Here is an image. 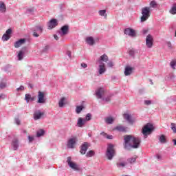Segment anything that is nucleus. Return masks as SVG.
I'll return each mask as SVG.
<instances>
[{"instance_id":"nucleus-1","label":"nucleus","mask_w":176,"mask_h":176,"mask_svg":"<svg viewBox=\"0 0 176 176\" xmlns=\"http://www.w3.org/2000/svg\"><path fill=\"white\" fill-rule=\"evenodd\" d=\"M141 144V139L135 138L130 135L124 136V148L126 151L130 149H137L140 148Z\"/></svg>"},{"instance_id":"nucleus-2","label":"nucleus","mask_w":176,"mask_h":176,"mask_svg":"<svg viewBox=\"0 0 176 176\" xmlns=\"http://www.w3.org/2000/svg\"><path fill=\"white\" fill-rule=\"evenodd\" d=\"M108 56L105 54L97 59L96 64L98 65V72L99 75H102L107 72V67H105V63H108Z\"/></svg>"},{"instance_id":"nucleus-3","label":"nucleus","mask_w":176,"mask_h":176,"mask_svg":"<svg viewBox=\"0 0 176 176\" xmlns=\"http://www.w3.org/2000/svg\"><path fill=\"white\" fill-rule=\"evenodd\" d=\"M142 16L140 18V21L144 23V21H146L148 19H149L151 16V8L144 7L142 9Z\"/></svg>"},{"instance_id":"nucleus-4","label":"nucleus","mask_w":176,"mask_h":176,"mask_svg":"<svg viewBox=\"0 0 176 176\" xmlns=\"http://www.w3.org/2000/svg\"><path fill=\"white\" fill-rule=\"evenodd\" d=\"M152 131H153V125L148 123L143 127L142 133L144 138H148V135L151 134Z\"/></svg>"},{"instance_id":"nucleus-5","label":"nucleus","mask_w":176,"mask_h":176,"mask_svg":"<svg viewBox=\"0 0 176 176\" xmlns=\"http://www.w3.org/2000/svg\"><path fill=\"white\" fill-rule=\"evenodd\" d=\"M113 144H109L106 152V156L109 160H112L115 156V149Z\"/></svg>"},{"instance_id":"nucleus-6","label":"nucleus","mask_w":176,"mask_h":176,"mask_svg":"<svg viewBox=\"0 0 176 176\" xmlns=\"http://www.w3.org/2000/svg\"><path fill=\"white\" fill-rule=\"evenodd\" d=\"M67 163L69 167H70V168H72V170H74V171H79V170H80V168H79V165L72 162V158H71V157H67Z\"/></svg>"},{"instance_id":"nucleus-7","label":"nucleus","mask_w":176,"mask_h":176,"mask_svg":"<svg viewBox=\"0 0 176 176\" xmlns=\"http://www.w3.org/2000/svg\"><path fill=\"white\" fill-rule=\"evenodd\" d=\"M78 141V139L76 137L70 138L67 144V146L69 149H74L75 148V145H76V142Z\"/></svg>"},{"instance_id":"nucleus-8","label":"nucleus","mask_w":176,"mask_h":176,"mask_svg":"<svg viewBox=\"0 0 176 176\" xmlns=\"http://www.w3.org/2000/svg\"><path fill=\"white\" fill-rule=\"evenodd\" d=\"M146 46L148 49L153 47V36L152 34H148L146 37Z\"/></svg>"},{"instance_id":"nucleus-9","label":"nucleus","mask_w":176,"mask_h":176,"mask_svg":"<svg viewBox=\"0 0 176 176\" xmlns=\"http://www.w3.org/2000/svg\"><path fill=\"white\" fill-rule=\"evenodd\" d=\"M124 34H125V35H128V36H131V38H135V36H137V33H135V30L130 28H126L124 30Z\"/></svg>"},{"instance_id":"nucleus-10","label":"nucleus","mask_w":176,"mask_h":176,"mask_svg":"<svg viewBox=\"0 0 176 176\" xmlns=\"http://www.w3.org/2000/svg\"><path fill=\"white\" fill-rule=\"evenodd\" d=\"M68 30H69V28L68 25H65L63 26L59 31H58V34L60 36H65V35L68 34Z\"/></svg>"},{"instance_id":"nucleus-11","label":"nucleus","mask_w":176,"mask_h":176,"mask_svg":"<svg viewBox=\"0 0 176 176\" xmlns=\"http://www.w3.org/2000/svg\"><path fill=\"white\" fill-rule=\"evenodd\" d=\"M57 25H58V22L57 21V19H51L47 23L48 30H53V28H55V27H57Z\"/></svg>"},{"instance_id":"nucleus-12","label":"nucleus","mask_w":176,"mask_h":176,"mask_svg":"<svg viewBox=\"0 0 176 176\" xmlns=\"http://www.w3.org/2000/svg\"><path fill=\"white\" fill-rule=\"evenodd\" d=\"M43 31V26H36L33 32V36L38 38L39 36V34H42Z\"/></svg>"},{"instance_id":"nucleus-13","label":"nucleus","mask_w":176,"mask_h":176,"mask_svg":"<svg viewBox=\"0 0 176 176\" xmlns=\"http://www.w3.org/2000/svg\"><path fill=\"white\" fill-rule=\"evenodd\" d=\"M37 102L38 104H45V102H46V99H45V93L38 91Z\"/></svg>"},{"instance_id":"nucleus-14","label":"nucleus","mask_w":176,"mask_h":176,"mask_svg":"<svg viewBox=\"0 0 176 176\" xmlns=\"http://www.w3.org/2000/svg\"><path fill=\"white\" fill-rule=\"evenodd\" d=\"M43 115H45L44 112L41 111V110H36L34 113V120H39V119H41Z\"/></svg>"},{"instance_id":"nucleus-15","label":"nucleus","mask_w":176,"mask_h":176,"mask_svg":"<svg viewBox=\"0 0 176 176\" xmlns=\"http://www.w3.org/2000/svg\"><path fill=\"white\" fill-rule=\"evenodd\" d=\"M105 89L104 88H99L96 91V96L97 98L101 99L102 98V96H104V93Z\"/></svg>"},{"instance_id":"nucleus-16","label":"nucleus","mask_w":176,"mask_h":176,"mask_svg":"<svg viewBox=\"0 0 176 176\" xmlns=\"http://www.w3.org/2000/svg\"><path fill=\"white\" fill-rule=\"evenodd\" d=\"M133 69L134 68L130 66H126L124 72L125 76H130L133 74Z\"/></svg>"},{"instance_id":"nucleus-17","label":"nucleus","mask_w":176,"mask_h":176,"mask_svg":"<svg viewBox=\"0 0 176 176\" xmlns=\"http://www.w3.org/2000/svg\"><path fill=\"white\" fill-rule=\"evenodd\" d=\"M123 118L124 119H125V120H127L130 124H133L134 120L133 119V117L131 116V114L124 113L123 115Z\"/></svg>"},{"instance_id":"nucleus-18","label":"nucleus","mask_w":176,"mask_h":176,"mask_svg":"<svg viewBox=\"0 0 176 176\" xmlns=\"http://www.w3.org/2000/svg\"><path fill=\"white\" fill-rule=\"evenodd\" d=\"M89 148V143L85 142L82 146H81V149H80V153L81 155H85L86 152H87V149Z\"/></svg>"},{"instance_id":"nucleus-19","label":"nucleus","mask_w":176,"mask_h":176,"mask_svg":"<svg viewBox=\"0 0 176 176\" xmlns=\"http://www.w3.org/2000/svg\"><path fill=\"white\" fill-rule=\"evenodd\" d=\"M25 43V38H21L20 40H19L18 41H16L14 43V47H16V49H19V47H20V46H21L22 45H24Z\"/></svg>"},{"instance_id":"nucleus-20","label":"nucleus","mask_w":176,"mask_h":176,"mask_svg":"<svg viewBox=\"0 0 176 176\" xmlns=\"http://www.w3.org/2000/svg\"><path fill=\"white\" fill-rule=\"evenodd\" d=\"M85 124H86V121H85V118H82L80 117L78 118V121H77L78 127H83V126H85Z\"/></svg>"},{"instance_id":"nucleus-21","label":"nucleus","mask_w":176,"mask_h":176,"mask_svg":"<svg viewBox=\"0 0 176 176\" xmlns=\"http://www.w3.org/2000/svg\"><path fill=\"white\" fill-rule=\"evenodd\" d=\"M12 146L14 151H17L19 149V140L17 138H14L12 142Z\"/></svg>"},{"instance_id":"nucleus-22","label":"nucleus","mask_w":176,"mask_h":176,"mask_svg":"<svg viewBox=\"0 0 176 176\" xmlns=\"http://www.w3.org/2000/svg\"><path fill=\"white\" fill-rule=\"evenodd\" d=\"M6 5L3 1H0V13H6Z\"/></svg>"},{"instance_id":"nucleus-23","label":"nucleus","mask_w":176,"mask_h":176,"mask_svg":"<svg viewBox=\"0 0 176 176\" xmlns=\"http://www.w3.org/2000/svg\"><path fill=\"white\" fill-rule=\"evenodd\" d=\"M86 42L90 46H93V45H94V43H96V41H94V38L91 36L87 37Z\"/></svg>"},{"instance_id":"nucleus-24","label":"nucleus","mask_w":176,"mask_h":176,"mask_svg":"<svg viewBox=\"0 0 176 176\" xmlns=\"http://www.w3.org/2000/svg\"><path fill=\"white\" fill-rule=\"evenodd\" d=\"M25 100H26L27 104L30 102V101H34L35 100V98L31 96V94H26L25 95Z\"/></svg>"},{"instance_id":"nucleus-25","label":"nucleus","mask_w":176,"mask_h":176,"mask_svg":"<svg viewBox=\"0 0 176 176\" xmlns=\"http://www.w3.org/2000/svg\"><path fill=\"white\" fill-rule=\"evenodd\" d=\"M105 122L107 123V124H112V123H113V122H115V118H113V117H107L104 119Z\"/></svg>"},{"instance_id":"nucleus-26","label":"nucleus","mask_w":176,"mask_h":176,"mask_svg":"<svg viewBox=\"0 0 176 176\" xmlns=\"http://www.w3.org/2000/svg\"><path fill=\"white\" fill-rule=\"evenodd\" d=\"M25 54V52L23 50H20L18 53V55H17V58H18V60L19 61H21V60H23V58H24V55Z\"/></svg>"},{"instance_id":"nucleus-27","label":"nucleus","mask_w":176,"mask_h":176,"mask_svg":"<svg viewBox=\"0 0 176 176\" xmlns=\"http://www.w3.org/2000/svg\"><path fill=\"white\" fill-rule=\"evenodd\" d=\"M65 98L63 97L60 99L58 102V107L59 108H63L64 105H65Z\"/></svg>"},{"instance_id":"nucleus-28","label":"nucleus","mask_w":176,"mask_h":176,"mask_svg":"<svg viewBox=\"0 0 176 176\" xmlns=\"http://www.w3.org/2000/svg\"><path fill=\"white\" fill-rule=\"evenodd\" d=\"M83 109H85V106H83V105L76 106V113L79 115V113H80L83 111Z\"/></svg>"},{"instance_id":"nucleus-29","label":"nucleus","mask_w":176,"mask_h":176,"mask_svg":"<svg viewBox=\"0 0 176 176\" xmlns=\"http://www.w3.org/2000/svg\"><path fill=\"white\" fill-rule=\"evenodd\" d=\"M99 16H102L104 17V19H107V16H108L107 14V10H101L98 11Z\"/></svg>"},{"instance_id":"nucleus-30","label":"nucleus","mask_w":176,"mask_h":176,"mask_svg":"<svg viewBox=\"0 0 176 176\" xmlns=\"http://www.w3.org/2000/svg\"><path fill=\"white\" fill-rule=\"evenodd\" d=\"M159 141L161 144H166V142H167V140L166 139V136L164 135H161L159 137Z\"/></svg>"},{"instance_id":"nucleus-31","label":"nucleus","mask_w":176,"mask_h":176,"mask_svg":"<svg viewBox=\"0 0 176 176\" xmlns=\"http://www.w3.org/2000/svg\"><path fill=\"white\" fill-rule=\"evenodd\" d=\"M170 14H176V3H173L170 10Z\"/></svg>"},{"instance_id":"nucleus-32","label":"nucleus","mask_w":176,"mask_h":176,"mask_svg":"<svg viewBox=\"0 0 176 176\" xmlns=\"http://www.w3.org/2000/svg\"><path fill=\"white\" fill-rule=\"evenodd\" d=\"M43 135H45V130L43 129H40L38 131H37L36 133V137H43Z\"/></svg>"},{"instance_id":"nucleus-33","label":"nucleus","mask_w":176,"mask_h":176,"mask_svg":"<svg viewBox=\"0 0 176 176\" xmlns=\"http://www.w3.org/2000/svg\"><path fill=\"white\" fill-rule=\"evenodd\" d=\"M170 68L172 69H175V66H176V59H173L170 61Z\"/></svg>"},{"instance_id":"nucleus-34","label":"nucleus","mask_w":176,"mask_h":176,"mask_svg":"<svg viewBox=\"0 0 176 176\" xmlns=\"http://www.w3.org/2000/svg\"><path fill=\"white\" fill-rule=\"evenodd\" d=\"M116 130H118V131H126V127L122 126V125H120V126H117L116 127Z\"/></svg>"},{"instance_id":"nucleus-35","label":"nucleus","mask_w":176,"mask_h":176,"mask_svg":"<svg viewBox=\"0 0 176 176\" xmlns=\"http://www.w3.org/2000/svg\"><path fill=\"white\" fill-rule=\"evenodd\" d=\"M9 39H10V36L6 34V33H5L2 36V41H3V42H5L6 41H9Z\"/></svg>"},{"instance_id":"nucleus-36","label":"nucleus","mask_w":176,"mask_h":176,"mask_svg":"<svg viewBox=\"0 0 176 176\" xmlns=\"http://www.w3.org/2000/svg\"><path fill=\"white\" fill-rule=\"evenodd\" d=\"M136 160H137V157H132L128 159V162L131 164H132V163H135Z\"/></svg>"},{"instance_id":"nucleus-37","label":"nucleus","mask_w":176,"mask_h":176,"mask_svg":"<svg viewBox=\"0 0 176 176\" xmlns=\"http://www.w3.org/2000/svg\"><path fill=\"white\" fill-rule=\"evenodd\" d=\"M126 164H127L126 162H118L117 167H118V168H120V167L123 168L126 166Z\"/></svg>"},{"instance_id":"nucleus-38","label":"nucleus","mask_w":176,"mask_h":176,"mask_svg":"<svg viewBox=\"0 0 176 176\" xmlns=\"http://www.w3.org/2000/svg\"><path fill=\"white\" fill-rule=\"evenodd\" d=\"M84 120H85V122H89V120H91V114L87 113L86 115L85 118H84Z\"/></svg>"},{"instance_id":"nucleus-39","label":"nucleus","mask_w":176,"mask_h":176,"mask_svg":"<svg viewBox=\"0 0 176 176\" xmlns=\"http://www.w3.org/2000/svg\"><path fill=\"white\" fill-rule=\"evenodd\" d=\"M91 156H94V151H89V152L87 153L86 154L87 157H91Z\"/></svg>"},{"instance_id":"nucleus-40","label":"nucleus","mask_w":176,"mask_h":176,"mask_svg":"<svg viewBox=\"0 0 176 176\" xmlns=\"http://www.w3.org/2000/svg\"><path fill=\"white\" fill-rule=\"evenodd\" d=\"M170 129L173 131V133H176V124L175 123H171L170 124Z\"/></svg>"},{"instance_id":"nucleus-41","label":"nucleus","mask_w":176,"mask_h":176,"mask_svg":"<svg viewBox=\"0 0 176 176\" xmlns=\"http://www.w3.org/2000/svg\"><path fill=\"white\" fill-rule=\"evenodd\" d=\"M5 87H6V82H0V90L5 89Z\"/></svg>"},{"instance_id":"nucleus-42","label":"nucleus","mask_w":176,"mask_h":176,"mask_svg":"<svg viewBox=\"0 0 176 176\" xmlns=\"http://www.w3.org/2000/svg\"><path fill=\"white\" fill-rule=\"evenodd\" d=\"M168 79L169 80H173L174 79H175V75H174V74H170L168 76Z\"/></svg>"},{"instance_id":"nucleus-43","label":"nucleus","mask_w":176,"mask_h":176,"mask_svg":"<svg viewBox=\"0 0 176 176\" xmlns=\"http://www.w3.org/2000/svg\"><path fill=\"white\" fill-rule=\"evenodd\" d=\"M150 5L151 6V8H156V1H152L151 3H150Z\"/></svg>"},{"instance_id":"nucleus-44","label":"nucleus","mask_w":176,"mask_h":176,"mask_svg":"<svg viewBox=\"0 0 176 176\" xmlns=\"http://www.w3.org/2000/svg\"><path fill=\"white\" fill-rule=\"evenodd\" d=\"M11 34H12V29H8L6 30V35H8L10 36Z\"/></svg>"},{"instance_id":"nucleus-45","label":"nucleus","mask_w":176,"mask_h":176,"mask_svg":"<svg viewBox=\"0 0 176 176\" xmlns=\"http://www.w3.org/2000/svg\"><path fill=\"white\" fill-rule=\"evenodd\" d=\"M107 67H109V68H112V67H113V62L112 61L108 62Z\"/></svg>"},{"instance_id":"nucleus-46","label":"nucleus","mask_w":176,"mask_h":176,"mask_svg":"<svg viewBox=\"0 0 176 176\" xmlns=\"http://www.w3.org/2000/svg\"><path fill=\"white\" fill-rule=\"evenodd\" d=\"M23 90H24V86H23V85L20 86V87L16 89L17 91H23Z\"/></svg>"},{"instance_id":"nucleus-47","label":"nucleus","mask_w":176,"mask_h":176,"mask_svg":"<svg viewBox=\"0 0 176 176\" xmlns=\"http://www.w3.org/2000/svg\"><path fill=\"white\" fill-rule=\"evenodd\" d=\"M144 104H145V105H151V104H152V101L151 100H144Z\"/></svg>"},{"instance_id":"nucleus-48","label":"nucleus","mask_w":176,"mask_h":176,"mask_svg":"<svg viewBox=\"0 0 176 176\" xmlns=\"http://www.w3.org/2000/svg\"><path fill=\"white\" fill-rule=\"evenodd\" d=\"M149 30L148 29H143L142 30V34L145 35L146 34H148Z\"/></svg>"},{"instance_id":"nucleus-49","label":"nucleus","mask_w":176,"mask_h":176,"mask_svg":"<svg viewBox=\"0 0 176 176\" xmlns=\"http://www.w3.org/2000/svg\"><path fill=\"white\" fill-rule=\"evenodd\" d=\"M103 101H105V102H109V101H111V98L107 97V98H103Z\"/></svg>"},{"instance_id":"nucleus-50","label":"nucleus","mask_w":176,"mask_h":176,"mask_svg":"<svg viewBox=\"0 0 176 176\" xmlns=\"http://www.w3.org/2000/svg\"><path fill=\"white\" fill-rule=\"evenodd\" d=\"M15 123H16V124H17L18 126L20 125V123H21L20 119H19V118H15Z\"/></svg>"},{"instance_id":"nucleus-51","label":"nucleus","mask_w":176,"mask_h":176,"mask_svg":"<svg viewBox=\"0 0 176 176\" xmlns=\"http://www.w3.org/2000/svg\"><path fill=\"white\" fill-rule=\"evenodd\" d=\"M29 142H32L34 141V136H28Z\"/></svg>"},{"instance_id":"nucleus-52","label":"nucleus","mask_w":176,"mask_h":176,"mask_svg":"<svg viewBox=\"0 0 176 176\" xmlns=\"http://www.w3.org/2000/svg\"><path fill=\"white\" fill-rule=\"evenodd\" d=\"M100 135H103L104 138H107V137H108V134L105 133V132L100 133Z\"/></svg>"},{"instance_id":"nucleus-53","label":"nucleus","mask_w":176,"mask_h":176,"mask_svg":"<svg viewBox=\"0 0 176 176\" xmlns=\"http://www.w3.org/2000/svg\"><path fill=\"white\" fill-rule=\"evenodd\" d=\"M81 67L82 68H87V64L82 63H81Z\"/></svg>"},{"instance_id":"nucleus-54","label":"nucleus","mask_w":176,"mask_h":176,"mask_svg":"<svg viewBox=\"0 0 176 176\" xmlns=\"http://www.w3.org/2000/svg\"><path fill=\"white\" fill-rule=\"evenodd\" d=\"M129 55L134 56V50H129Z\"/></svg>"},{"instance_id":"nucleus-55","label":"nucleus","mask_w":176,"mask_h":176,"mask_svg":"<svg viewBox=\"0 0 176 176\" xmlns=\"http://www.w3.org/2000/svg\"><path fill=\"white\" fill-rule=\"evenodd\" d=\"M167 104H171V98H168L166 99Z\"/></svg>"},{"instance_id":"nucleus-56","label":"nucleus","mask_w":176,"mask_h":176,"mask_svg":"<svg viewBox=\"0 0 176 176\" xmlns=\"http://www.w3.org/2000/svg\"><path fill=\"white\" fill-rule=\"evenodd\" d=\"M106 138H107V140H112V138H113V136L107 135Z\"/></svg>"},{"instance_id":"nucleus-57","label":"nucleus","mask_w":176,"mask_h":176,"mask_svg":"<svg viewBox=\"0 0 176 176\" xmlns=\"http://www.w3.org/2000/svg\"><path fill=\"white\" fill-rule=\"evenodd\" d=\"M168 46L170 48V50L173 49V44H171V43H168Z\"/></svg>"},{"instance_id":"nucleus-58","label":"nucleus","mask_w":176,"mask_h":176,"mask_svg":"<svg viewBox=\"0 0 176 176\" xmlns=\"http://www.w3.org/2000/svg\"><path fill=\"white\" fill-rule=\"evenodd\" d=\"M67 55L68 56V57H69V58H71V52H70V51L67 52Z\"/></svg>"},{"instance_id":"nucleus-59","label":"nucleus","mask_w":176,"mask_h":176,"mask_svg":"<svg viewBox=\"0 0 176 176\" xmlns=\"http://www.w3.org/2000/svg\"><path fill=\"white\" fill-rule=\"evenodd\" d=\"M54 39H56V41H58V36H57L56 34H54Z\"/></svg>"},{"instance_id":"nucleus-60","label":"nucleus","mask_w":176,"mask_h":176,"mask_svg":"<svg viewBox=\"0 0 176 176\" xmlns=\"http://www.w3.org/2000/svg\"><path fill=\"white\" fill-rule=\"evenodd\" d=\"M28 12H30V13H32V12H34L33 9H29L28 10Z\"/></svg>"},{"instance_id":"nucleus-61","label":"nucleus","mask_w":176,"mask_h":176,"mask_svg":"<svg viewBox=\"0 0 176 176\" xmlns=\"http://www.w3.org/2000/svg\"><path fill=\"white\" fill-rule=\"evenodd\" d=\"M173 142H174V145H176V139H173Z\"/></svg>"},{"instance_id":"nucleus-62","label":"nucleus","mask_w":176,"mask_h":176,"mask_svg":"<svg viewBox=\"0 0 176 176\" xmlns=\"http://www.w3.org/2000/svg\"><path fill=\"white\" fill-rule=\"evenodd\" d=\"M157 159H160V155L157 156Z\"/></svg>"},{"instance_id":"nucleus-63","label":"nucleus","mask_w":176,"mask_h":176,"mask_svg":"<svg viewBox=\"0 0 176 176\" xmlns=\"http://www.w3.org/2000/svg\"><path fill=\"white\" fill-rule=\"evenodd\" d=\"M175 36H176V31L175 32Z\"/></svg>"}]
</instances>
